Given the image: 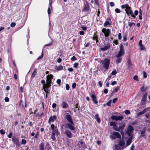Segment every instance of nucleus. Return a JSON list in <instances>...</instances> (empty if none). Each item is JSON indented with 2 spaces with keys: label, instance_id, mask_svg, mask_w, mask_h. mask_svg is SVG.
Instances as JSON below:
<instances>
[{
  "label": "nucleus",
  "instance_id": "nucleus-12",
  "mask_svg": "<svg viewBox=\"0 0 150 150\" xmlns=\"http://www.w3.org/2000/svg\"><path fill=\"white\" fill-rule=\"evenodd\" d=\"M111 118L113 120L121 121L123 119V117L122 116L113 115L111 117Z\"/></svg>",
  "mask_w": 150,
  "mask_h": 150
},
{
  "label": "nucleus",
  "instance_id": "nucleus-20",
  "mask_svg": "<svg viewBox=\"0 0 150 150\" xmlns=\"http://www.w3.org/2000/svg\"><path fill=\"white\" fill-rule=\"evenodd\" d=\"M62 106L63 108H67L68 105L67 103L65 102H63L62 104Z\"/></svg>",
  "mask_w": 150,
  "mask_h": 150
},
{
  "label": "nucleus",
  "instance_id": "nucleus-24",
  "mask_svg": "<svg viewBox=\"0 0 150 150\" xmlns=\"http://www.w3.org/2000/svg\"><path fill=\"white\" fill-rule=\"evenodd\" d=\"M129 7V6L128 4H126L124 5L121 6V7L122 9H124L126 8V9H127L128 7Z\"/></svg>",
  "mask_w": 150,
  "mask_h": 150
},
{
  "label": "nucleus",
  "instance_id": "nucleus-16",
  "mask_svg": "<svg viewBox=\"0 0 150 150\" xmlns=\"http://www.w3.org/2000/svg\"><path fill=\"white\" fill-rule=\"evenodd\" d=\"M57 119V117L55 115L50 116L49 119L48 123H50V122H53Z\"/></svg>",
  "mask_w": 150,
  "mask_h": 150
},
{
  "label": "nucleus",
  "instance_id": "nucleus-25",
  "mask_svg": "<svg viewBox=\"0 0 150 150\" xmlns=\"http://www.w3.org/2000/svg\"><path fill=\"white\" fill-rule=\"evenodd\" d=\"M125 142L124 141H120L119 143V145L121 146H123Z\"/></svg>",
  "mask_w": 150,
  "mask_h": 150
},
{
  "label": "nucleus",
  "instance_id": "nucleus-37",
  "mask_svg": "<svg viewBox=\"0 0 150 150\" xmlns=\"http://www.w3.org/2000/svg\"><path fill=\"white\" fill-rule=\"evenodd\" d=\"M116 73H117V72H116V70H114L112 71V72L111 73V74L112 75H115L116 74Z\"/></svg>",
  "mask_w": 150,
  "mask_h": 150
},
{
  "label": "nucleus",
  "instance_id": "nucleus-62",
  "mask_svg": "<svg viewBox=\"0 0 150 150\" xmlns=\"http://www.w3.org/2000/svg\"><path fill=\"white\" fill-rule=\"evenodd\" d=\"M76 83H74L72 85V87L73 88H74L76 86Z\"/></svg>",
  "mask_w": 150,
  "mask_h": 150
},
{
  "label": "nucleus",
  "instance_id": "nucleus-53",
  "mask_svg": "<svg viewBox=\"0 0 150 150\" xmlns=\"http://www.w3.org/2000/svg\"><path fill=\"white\" fill-rule=\"evenodd\" d=\"M118 38L119 40H121L122 38L121 34V33H119L118 34Z\"/></svg>",
  "mask_w": 150,
  "mask_h": 150
},
{
  "label": "nucleus",
  "instance_id": "nucleus-14",
  "mask_svg": "<svg viewBox=\"0 0 150 150\" xmlns=\"http://www.w3.org/2000/svg\"><path fill=\"white\" fill-rule=\"evenodd\" d=\"M65 133L68 137L69 138L72 137V134L70 131L69 130H66L65 131Z\"/></svg>",
  "mask_w": 150,
  "mask_h": 150
},
{
  "label": "nucleus",
  "instance_id": "nucleus-57",
  "mask_svg": "<svg viewBox=\"0 0 150 150\" xmlns=\"http://www.w3.org/2000/svg\"><path fill=\"white\" fill-rule=\"evenodd\" d=\"M117 100V98H114L112 100L113 103H115L116 102V101Z\"/></svg>",
  "mask_w": 150,
  "mask_h": 150
},
{
  "label": "nucleus",
  "instance_id": "nucleus-9",
  "mask_svg": "<svg viewBox=\"0 0 150 150\" xmlns=\"http://www.w3.org/2000/svg\"><path fill=\"white\" fill-rule=\"evenodd\" d=\"M133 130V127L129 125L127 129V133L129 136L132 135Z\"/></svg>",
  "mask_w": 150,
  "mask_h": 150
},
{
  "label": "nucleus",
  "instance_id": "nucleus-15",
  "mask_svg": "<svg viewBox=\"0 0 150 150\" xmlns=\"http://www.w3.org/2000/svg\"><path fill=\"white\" fill-rule=\"evenodd\" d=\"M89 9V6L88 3L86 2L84 4L83 6V10L85 11H88Z\"/></svg>",
  "mask_w": 150,
  "mask_h": 150
},
{
  "label": "nucleus",
  "instance_id": "nucleus-27",
  "mask_svg": "<svg viewBox=\"0 0 150 150\" xmlns=\"http://www.w3.org/2000/svg\"><path fill=\"white\" fill-rule=\"evenodd\" d=\"M127 40V34L126 33L124 35L123 37V40L124 41H125Z\"/></svg>",
  "mask_w": 150,
  "mask_h": 150
},
{
  "label": "nucleus",
  "instance_id": "nucleus-1",
  "mask_svg": "<svg viewBox=\"0 0 150 150\" xmlns=\"http://www.w3.org/2000/svg\"><path fill=\"white\" fill-rule=\"evenodd\" d=\"M100 63L101 64L104 68L106 69H108L110 63V60L109 59L106 58L104 60H101L100 61Z\"/></svg>",
  "mask_w": 150,
  "mask_h": 150
},
{
  "label": "nucleus",
  "instance_id": "nucleus-59",
  "mask_svg": "<svg viewBox=\"0 0 150 150\" xmlns=\"http://www.w3.org/2000/svg\"><path fill=\"white\" fill-rule=\"evenodd\" d=\"M145 133V130L144 129L142 130L141 132V134H144Z\"/></svg>",
  "mask_w": 150,
  "mask_h": 150
},
{
  "label": "nucleus",
  "instance_id": "nucleus-56",
  "mask_svg": "<svg viewBox=\"0 0 150 150\" xmlns=\"http://www.w3.org/2000/svg\"><path fill=\"white\" fill-rule=\"evenodd\" d=\"M69 88H70V87H69V84H67L66 85V89L67 90H69Z\"/></svg>",
  "mask_w": 150,
  "mask_h": 150
},
{
  "label": "nucleus",
  "instance_id": "nucleus-29",
  "mask_svg": "<svg viewBox=\"0 0 150 150\" xmlns=\"http://www.w3.org/2000/svg\"><path fill=\"white\" fill-rule=\"evenodd\" d=\"M115 150H120V147L117 145H115L114 146Z\"/></svg>",
  "mask_w": 150,
  "mask_h": 150
},
{
  "label": "nucleus",
  "instance_id": "nucleus-52",
  "mask_svg": "<svg viewBox=\"0 0 150 150\" xmlns=\"http://www.w3.org/2000/svg\"><path fill=\"white\" fill-rule=\"evenodd\" d=\"M61 82V81L60 79H58L57 81V83L58 84H60Z\"/></svg>",
  "mask_w": 150,
  "mask_h": 150
},
{
  "label": "nucleus",
  "instance_id": "nucleus-43",
  "mask_svg": "<svg viewBox=\"0 0 150 150\" xmlns=\"http://www.w3.org/2000/svg\"><path fill=\"white\" fill-rule=\"evenodd\" d=\"M79 64L78 63H75L74 64L73 67L75 68L77 67Z\"/></svg>",
  "mask_w": 150,
  "mask_h": 150
},
{
  "label": "nucleus",
  "instance_id": "nucleus-63",
  "mask_svg": "<svg viewBox=\"0 0 150 150\" xmlns=\"http://www.w3.org/2000/svg\"><path fill=\"white\" fill-rule=\"evenodd\" d=\"M117 83V82L116 81H113V82H112L111 83V85H112V86H113L115 84H116Z\"/></svg>",
  "mask_w": 150,
  "mask_h": 150
},
{
  "label": "nucleus",
  "instance_id": "nucleus-32",
  "mask_svg": "<svg viewBox=\"0 0 150 150\" xmlns=\"http://www.w3.org/2000/svg\"><path fill=\"white\" fill-rule=\"evenodd\" d=\"M43 52H42L41 55L40 56L38 57V58H37V60H39L42 59L43 58Z\"/></svg>",
  "mask_w": 150,
  "mask_h": 150
},
{
  "label": "nucleus",
  "instance_id": "nucleus-31",
  "mask_svg": "<svg viewBox=\"0 0 150 150\" xmlns=\"http://www.w3.org/2000/svg\"><path fill=\"white\" fill-rule=\"evenodd\" d=\"M40 150H44V145L43 143H41L40 145Z\"/></svg>",
  "mask_w": 150,
  "mask_h": 150
},
{
  "label": "nucleus",
  "instance_id": "nucleus-22",
  "mask_svg": "<svg viewBox=\"0 0 150 150\" xmlns=\"http://www.w3.org/2000/svg\"><path fill=\"white\" fill-rule=\"evenodd\" d=\"M37 69H35L34 71H33L32 74L31 75V77L33 78L35 77V75H36L37 73Z\"/></svg>",
  "mask_w": 150,
  "mask_h": 150
},
{
  "label": "nucleus",
  "instance_id": "nucleus-64",
  "mask_svg": "<svg viewBox=\"0 0 150 150\" xmlns=\"http://www.w3.org/2000/svg\"><path fill=\"white\" fill-rule=\"evenodd\" d=\"M4 100L6 102H8L9 101V99L8 97H6L5 98Z\"/></svg>",
  "mask_w": 150,
  "mask_h": 150
},
{
  "label": "nucleus",
  "instance_id": "nucleus-10",
  "mask_svg": "<svg viewBox=\"0 0 150 150\" xmlns=\"http://www.w3.org/2000/svg\"><path fill=\"white\" fill-rule=\"evenodd\" d=\"M125 11H126V13L128 16L130 15L133 17L134 18L135 17V16L134 15L130 7H128L127 9H125Z\"/></svg>",
  "mask_w": 150,
  "mask_h": 150
},
{
  "label": "nucleus",
  "instance_id": "nucleus-47",
  "mask_svg": "<svg viewBox=\"0 0 150 150\" xmlns=\"http://www.w3.org/2000/svg\"><path fill=\"white\" fill-rule=\"evenodd\" d=\"M143 77L144 78H146L147 77V75L145 71L143 72Z\"/></svg>",
  "mask_w": 150,
  "mask_h": 150
},
{
  "label": "nucleus",
  "instance_id": "nucleus-3",
  "mask_svg": "<svg viewBox=\"0 0 150 150\" xmlns=\"http://www.w3.org/2000/svg\"><path fill=\"white\" fill-rule=\"evenodd\" d=\"M110 138L112 139L113 140L117 138H120L121 136L120 134L117 132H114L110 136Z\"/></svg>",
  "mask_w": 150,
  "mask_h": 150
},
{
  "label": "nucleus",
  "instance_id": "nucleus-2",
  "mask_svg": "<svg viewBox=\"0 0 150 150\" xmlns=\"http://www.w3.org/2000/svg\"><path fill=\"white\" fill-rule=\"evenodd\" d=\"M59 134L60 133L58 132L57 127H55V129L52 130L51 137V138L54 141L56 139L55 136L57 137Z\"/></svg>",
  "mask_w": 150,
  "mask_h": 150
},
{
  "label": "nucleus",
  "instance_id": "nucleus-17",
  "mask_svg": "<svg viewBox=\"0 0 150 150\" xmlns=\"http://www.w3.org/2000/svg\"><path fill=\"white\" fill-rule=\"evenodd\" d=\"M110 44H107L103 47L101 48V50L104 51H106L110 48Z\"/></svg>",
  "mask_w": 150,
  "mask_h": 150
},
{
  "label": "nucleus",
  "instance_id": "nucleus-45",
  "mask_svg": "<svg viewBox=\"0 0 150 150\" xmlns=\"http://www.w3.org/2000/svg\"><path fill=\"white\" fill-rule=\"evenodd\" d=\"M81 28L83 30H86L87 28L86 27L84 26L83 25H81Z\"/></svg>",
  "mask_w": 150,
  "mask_h": 150
},
{
  "label": "nucleus",
  "instance_id": "nucleus-41",
  "mask_svg": "<svg viewBox=\"0 0 150 150\" xmlns=\"http://www.w3.org/2000/svg\"><path fill=\"white\" fill-rule=\"evenodd\" d=\"M133 79L135 80H136V81H138V78L137 76L135 75L133 77Z\"/></svg>",
  "mask_w": 150,
  "mask_h": 150
},
{
  "label": "nucleus",
  "instance_id": "nucleus-49",
  "mask_svg": "<svg viewBox=\"0 0 150 150\" xmlns=\"http://www.w3.org/2000/svg\"><path fill=\"white\" fill-rule=\"evenodd\" d=\"M16 25V24L15 23L12 22L11 24V26L12 27H14Z\"/></svg>",
  "mask_w": 150,
  "mask_h": 150
},
{
  "label": "nucleus",
  "instance_id": "nucleus-21",
  "mask_svg": "<svg viewBox=\"0 0 150 150\" xmlns=\"http://www.w3.org/2000/svg\"><path fill=\"white\" fill-rule=\"evenodd\" d=\"M147 93H145L143 95V98L142 99V100L144 101H145L146 100V98H147Z\"/></svg>",
  "mask_w": 150,
  "mask_h": 150
},
{
  "label": "nucleus",
  "instance_id": "nucleus-35",
  "mask_svg": "<svg viewBox=\"0 0 150 150\" xmlns=\"http://www.w3.org/2000/svg\"><path fill=\"white\" fill-rule=\"evenodd\" d=\"M125 124L123 125H122L120 126L119 127V130H122L125 127Z\"/></svg>",
  "mask_w": 150,
  "mask_h": 150
},
{
  "label": "nucleus",
  "instance_id": "nucleus-19",
  "mask_svg": "<svg viewBox=\"0 0 150 150\" xmlns=\"http://www.w3.org/2000/svg\"><path fill=\"white\" fill-rule=\"evenodd\" d=\"M52 1L50 2L49 4V7L47 10L48 13V14L51 13V9H52Z\"/></svg>",
  "mask_w": 150,
  "mask_h": 150
},
{
  "label": "nucleus",
  "instance_id": "nucleus-55",
  "mask_svg": "<svg viewBox=\"0 0 150 150\" xmlns=\"http://www.w3.org/2000/svg\"><path fill=\"white\" fill-rule=\"evenodd\" d=\"M57 106V105L55 103H53L52 104V107L53 108H56Z\"/></svg>",
  "mask_w": 150,
  "mask_h": 150
},
{
  "label": "nucleus",
  "instance_id": "nucleus-23",
  "mask_svg": "<svg viewBox=\"0 0 150 150\" xmlns=\"http://www.w3.org/2000/svg\"><path fill=\"white\" fill-rule=\"evenodd\" d=\"M117 59L116 61V64H118L121 62L122 58L121 57H117Z\"/></svg>",
  "mask_w": 150,
  "mask_h": 150
},
{
  "label": "nucleus",
  "instance_id": "nucleus-8",
  "mask_svg": "<svg viewBox=\"0 0 150 150\" xmlns=\"http://www.w3.org/2000/svg\"><path fill=\"white\" fill-rule=\"evenodd\" d=\"M41 83L43 85V89L45 92L48 93L49 91V88H50V86H47V83L45 84V82L44 80H42L41 81Z\"/></svg>",
  "mask_w": 150,
  "mask_h": 150
},
{
  "label": "nucleus",
  "instance_id": "nucleus-48",
  "mask_svg": "<svg viewBox=\"0 0 150 150\" xmlns=\"http://www.w3.org/2000/svg\"><path fill=\"white\" fill-rule=\"evenodd\" d=\"M144 113V112L143 111H142L139 112L138 113L137 115H142Z\"/></svg>",
  "mask_w": 150,
  "mask_h": 150
},
{
  "label": "nucleus",
  "instance_id": "nucleus-6",
  "mask_svg": "<svg viewBox=\"0 0 150 150\" xmlns=\"http://www.w3.org/2000/svg\"><path fill=\"white\" fill-rule=\"evenodd\" d=\"M65 128H68L70 130L72 131L75 129L74 127V124L73 122H69L66 124Z\"/></svg>",
  "mask_w": 150,
  "mask_h": 150
},
{
  "label": "nucleus",
  "instance_id": "nucleus-40",
  "mask_svg": "<svg viewBox=\"0 0 150 150\" xmlns=\"http://www.w3.org/2000/svg\"><path fill=\"white\" fill-rule=\"evenodd\" d=\"M51 127L52 130L55 129V127L54 125V124H52L51 125Z\"/></svg>",
  "mask_w": 150,
  "mask_h": 150
},
{
  "label": "nucleus",
  "instance_id": "nucleus-11",
  "mask_svg": "<svg viewBox=\"0 0 150 150\" xmlns=\"http://www.w3.org/2000/svg\"><path fill=\"white\" fill-rule=\"evenodd\" d=\"M102 32L104 33L106 37H108L110 33V31L109 29L103 28L102 30Z\"/></svg>",
  "mask_w": 150,
  "mask_h": 150
},
{
  "label": "nucleus",
  "instance_id": "nucleus-7",
  "mask_svg": "<svg viewBox=\"0 0 150 150\" xmlns=\"http://www.w3.org/2000/svg\"><path fill=\"white\" fill-rule=\"evenodd\" d=\"M12 140L13 143L16 144L18 147H19L21 146L19 139L18 137H13L12 138Z\"/></svg>",
  "mask_w": 150,
  "mask_h": 150
},
{
  "label": "nucleus",
  "instance_id": "nucleus-58",
  "mask_svg": "<svg viewBox=\"0 0 150 150\" xmlns=\"http://www.w3.org/2000/svg\"><path fill=\"white\" fill-rule=\"evenodd\" d=\"M140 89H141V90L142 91H145L146 90L145 88L144 87V86L142 87Z\"/></svg>",
  "mask_w": 150,
  "mask_h": 150
},
{
  "label": "nucleus",
  "instance_id": "nucleus-50",
  "mask_svg": "<svg viewBox=\"0 0 150 150\" xmlns=\"http://www.w3.org/2000/svg\"><path fill=\"white\" fill-rule=\"evenodd\" d=\"M0 132L1 134H4L5 133V132H4V130L3 129H1L0 131Z\"/></svg>",
  "mask_w": 150,
  "mask_h": 150
},
{
  "label": "nucleus",
  "instance_id": "nucleus-60",
  "mask_svg": "<svg viewBox=\"0 0 150 150\" xmlns=\"http://www.w3.org/2000/svg\"><path fill=\"white\" fill-rule=\"evenodd\" d=\"M149 108H145L144 110H143V111L144 112V113H145L146 112L149 110Z\"/></svg>",
  "mask_w": 150,
  "mask_h": 150
},
{
  "label": "nucleus",
  "instance_id": "nucleus-38",
  "mask_svg": "<svg viewBox=\"0 0 150 150\" xmlns=\"http://www.w3.org/2000/svg\"><path fill=\"white\" fill-rule=\"evenodd\" d=\"M110 24L109 22L108 21H106L104 23V26H105Z\"/></svg>",
  "mask_w": 150,
  "mask_h": 150
},
{
  "label": "nucleus",
  "instance_id": "nucleus-42",
  "mask_svg": "<svg viewBox=\"0 0 150 150\" xmlns=\"http://www.w3.org/2000/svg\"><path fill=\"white\" fill-rule=\"evenodd\" d=\"M125 113L126 115H129L130 113V111L128 110H126L125 111Z\"/></svg>",
  "mask_w": 150,
  "mask_h": 150
},
{
  "label": "nucleus",
  "instance_id": "nucleus-33",
  "mask_svg": "<svg viewBox=\"0 0 150 150\" xmlns=\"http://www.w3.org/2000/svg\"><path fill=\"white\" fill-rule=\"evenodd\" d=\"M21 144L23 145H25L26 143V141L25 139H22L21 140Z\"/></svg>",
  "mask_w": 150,
  "mask_h": 150
},
{
  "label": "nucleus",
  "instance_id": "nucleus-51",
  "mask_svg": "<svg viewBox=\"0 0 150 150\" xmlns=\"http://www.w3.org/2000/svg\"><path fill=\"white\" fill-rule=\"evenodd\" d=\"M110 125L111 126H113V127H114L116 125H115L114 122H112L110 123Z\"/></svg>",
  "mask_w": 150,
  "mask_h": 150
},
{
  "label": "nucleus",
  "instance_id": "nucleus-34",
  "mask_svg": "<svg viewBox=\"0 0 150 150\" xmlns=\"http://www.w3.org/2000/svg\"><path fill=\"white\" fill-rule=\"evenodd\" d=\"M113 128L116 131H120L119 127H117L116 125L113 127Z\"/></svg>",
  "mask_w": 150,
  "mask_h": 150
},
{
  "label": "nucleus",
  "instance_id": "nucleus-26",
  "mask_svg": "<svg viewBox=\"0 0 150 150\" xmlns=\"http://www.w3.org/2000/svg\"><path fill=\"white\" fill-rule=\"evenodd\" d=\"M119 89V87L118 86H117L115 88V89L112 92L113 93H115L118 91V90Z\"/></svg>",
  "mask_w": 150,
  "mask_h": 150
},
{
  "label": "nucleus",
  "instance_id": "nucleus-39",
  "mask_svg": "<svg viewBox=\"0 0 150 150\" xmlns=\"http://www.w3.org/2000/svg\"><path fill=\"white\" fill-rule=\"evenodd\" d=\"M91 97L93 100L95 99L96 98V97L95 95L93 94L91 96Z\"/></svg>",
  "mask_w": 150,
  "mask_h": 150
},
{
  "label": "nucleus",
  "instance_id": "nucleus-28",
  "mask_svg": "<svg viewBox=\"0 0 150 150\" xmlns=\"http://www.w3.org/2000/svg\"><path fill=\"white\" fill-rule=\"evenodd\" d=\"M131 139H130L129 138L127 142V146L131 144Z\"/></svg>",
  "mask_w": 150,
  "mask_h": 150
},
{
  "label": "nucleus",
  "instance_id": "nucleus-4",
  "mask_svg": "<svg viewBox=\"0 0 150 150\" xmlns=\"http://www.w3.org/2000/svg\"><path fill=\"white\" fill-rule=\"evenodd\" d=\"M124 47L122 45H120V50L118 53L116 55L117 57H121L124 54Z\"/></svg>",
  "mask_w": 150,
  "mask_h": 150
},
{
  "label": "nucleus",
  "instance_id": "nucleus-44",
  "mask_svg": "<svg viewBox=\"0 0 150 150\" xmlns=\"http://www.w3.org/2000/svg\"><path fill=\"white\" fill-rule=\"evenodd\" d=\"M115 12L117 13H119L120 12V11L118 8H116L115 10Z\"/></svg>",
  "mask_w": 150,
  "mask_h": 150
},
{
  "label": "nucleus",
  "instance_id": "nucleus-5",
  "mask_svg": "<svg viewBox=\"0 0 150 150\" xmlns=\"http://www.w3.org/2000/svg\"><path fill=\"white\" fill-rule=\"evenodd\" d=\"M53 79V76L52 75L50 74L47 76V86H51L52 83V80Z\"/></svg>",
  "mask_w": 150,
  "mask_h": 150
},
{
  "label": "nucleus",
  "instance_id": "nucleus-18",
  "mask_svg": "<svg viewBox=\"0 0 150 150\" xmlns=\"http://www.w3.org/2000/svg\"><path fill=\"white\" fill-rule=\"evenodd\" d=\"M63 66L62 65H59V66H56L55 67V69L58 71H60L63 69Z\"/></svg>",
  "mask_w": 150,
  "mask_h": 150
},
{
  "label": "nucleus",
  "instance_id": "nucleus-61",
  "mask_svg": "<svg viewBox=\"0 0 150 150\" xmlns=\"http://www.w3.org/2000/svg\"><path fill=\"white\" fill-rule=\"evenodd\" d=\"M110 5L111 6L113 7L114 6L115 4L113 2H111L110 3Z\"/></svg>",
  "mask_w": 150,
  "mask_h": 150
},
{
  "label": "nucleus",
  "instance_id": "nucleus-36",
  "mask_svg": "<svg viewBox=\"0 0 150 150\" xmlns=\"http://www.w3.org/2000/svg\"><path fill=\"white\" fill-rule=\"evenodd\" d=\"M93 40H95L96 41V42H97L98 41V37L96 35H95L93 37Z\"/></svg>",
  "mask_w": 150,
  "mask_h": 150
},
{
  "label": "nucleus",
  "instance_id": "nucleus-54",
  "mask_svg": "<svg viewBox=\"0 0 150 150\" xmlns=\"http://www.w3.org/2000/svg\"><path fill=\"white\" fill-rule=\"evenodd\" d=\"M111 103V100L109 101L107 103L106 105L108 106H110Z\"/></svg>",
  "mask_w": 150,
  "mask_h": 150
},
{
  "label": "nucleus",
  "instance_id": "nucleus-13",
  "mask_svg": "<svg viewBox=\"0 0 150 150\" xmlns=\"http://www.w3.org/2000/svg\"><path fill=\"white\" fill-rule=\"evenodd\" d=\"M66 117L67 121L69 122H73L71 116L69 113H66Z\"/></svg>",
  "mask_w": 150,
  "mask_h": 150
},
{
  "label": "nucleus",
  "instance_id": "nucleus-46",
  "mask_svg": "<svg viewBox=\"0 0 150 150\" xmlns=\"http://www.w3.org/2000/svg\"><path fill=\"white\" fill-rule=\"evenodd\" d=\"M140 47V49L141 50H144L145 49V47H144V46L143 45H139Z\"/></svg>",
  "mask_w": 150,
  "mask_h": 150
},
{
  "label": "nucleus",
  "instance_id": "nucleus-30",
  "mask_svg": "<svg viewBox=\"0 0 150 150\" xmlns=\"http://www.w3.org/2000/svg\"><path fill=\"white\" fill-rule=\"evenodd\" d=\"M128 25L129 27H131L133 25H135V24L134 23L129 22Z\"/></svg>",
  "mask_w": 150,
  "mask_h": 150
}]
</instances>
